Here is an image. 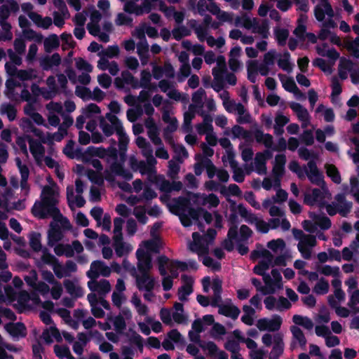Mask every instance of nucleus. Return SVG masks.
I'll return each instance as SVG.
<instances>
[{
  "label": "nucleus",
  "mask_w": 359,
  "mask_h": 359,
  "mask_svg": "<svg viewBox=\"0 0 359 359\" xmlns=\"http://www.w3.org/2000/svg\"><path fill=\"white\" fill-rule=\"evenodd\" d=\"M5 328L13 337L24 338L27 336V328L23 323H9Z\"/></svg>",
  "instance_id": "obj_14"
},
{
  "label": "nucleus",
  "mask_w": 359,
  "mask_h": 359,
  "mask_svg": "<svg viewBox=\"0 0 359 359\" xmlns=\"http://www.w3.org/2000/svg\"><path fill=\"white\" fill-rule=\"evenodd\" d=\"M6 72L11 74H16L18 78L22 81L32 80L36 77V69H6Z\"/></svg>",
  "instance_id": "obj_17"
},
{
  "label": "nucleus",
  "mask_w": 359,
  "mask_h": 359,
  "mask_svg": "<svg viewBox=\"0 0 359 359\" xmlns=\"http://www.w3.org/2000/svg\"><path fill=\"white\" fill-rule=\"evenodd\" d=\"M218 312L219 314L226 317L231 318L233 320H236L241 313V311L234 305L221 304Z\"/></svg>",
  "instance_id": "obj_19"
},
{
  "label": "nucleus",
  "mask_w": 359,
  "mask_h": 359,
  "mask_svg": "<svg viewBox=\"0 0 359 359\" xmlns=\"http://www.w3.org/2000/svg\"><path fill=\"white\" fill-rule=\"evenodd\" d=\"M102 17L99 11L94 8L90 11V21L87 24V29L90 34L97 36L101 41L107 43L109 41V36L100 31V22Z\"/></svg>",
  "instance_id": "obj_4"
},
{
  "label": "nucleus",
  "mask_w": 359,
  "mask_h": 359,
  "mask_svg": "<svg viewBox=\"0 0 359 359\" xmlns=\"http://www.w3.org/2000/svg\"><path fill=\"white\" fill-rule=\"evenodd\" d=\"M42 41L43 43L44 50L47 53H50L60 46L59 38L55 34L49 35L43 39Z\"/></svg>",
  "instance_id": "obj_25"
},
{
  "label": "nucleus",
  "mask_w": 359,
  "mask_h": 359,
  "mask_svg": "<svg viewBox=\"0 0 359 359\" xmlns=\"http://www.w3.org/2000/svg\"><path fill=\"white\" fill-rule=\"evenodd\" d=\"M324 193L318 188H313L311 193L304 194V203L309 206H313L318 203L320 208H324L326 202Z\"/></svg>",
  "instance_id": "obj_10"
},
{
  "label": "nucleus",
  "mask_w": 359,
  "mask_h": 359,
  "mask_svg": "<svg viewBox=\"0 0 359 359\" xmlns=\"http://www.w3.org/2000/svg\"><path fill=\"white\" fill-rule=\"evenodd\" d=\"M241 48L235 47L229 53V64L230 67H238L240 65L239 57L241 56Z\"/></svg>",
  "instance_id": "obj_40"
},
{
  "label": "nucleus",
  "mask_w": 359,
  "mask_h": 359,
  "mask_svg": "<svg viewBox=\"0 0 359 359\" xmlns=\"http://www.w3.org/2000/svg\"><path fill=\"white\" fill-rule=\"evenodd\" d=\"M195 109L196 105L191 104L189 106V111L184 114V130L187 133L190 132L192 130L191 121L195 117Z\"/></svg>",
  "instance_id": "obj_27"
},
{
  "label": "nucleus",
  "mask_w": 359,
  "mask_h": 359,
  "mask_svg": "<svg viewBox=\"0 0 359 359\" xmlns=\"http://www.w3.org/2000/svg\"><path fill=\"white\" fill-rule=\"evenodd\" d=\"M276 39L280 46H285L289 36V31L287 29L277 27L274 30Z\"/></svg>",
  "instance_id": "obj_41"
},
{
  "label": "nucleus",
  "mask_w": 359,
  "mask_h": 359,
  "mask_svg": "<svg viewBox=\"0 0 359 359\" xmlns=\"http://www.w3.org/2000/svg\"><path fill=\"white\" fill-rule=\"evenodd\" d=\"M309 215L310 218L316 222V224L318 225L320 229L327 230L331 227V220L327 216L317 215L313 212H309Z\"/></svg>",
  "instance_id": "obj_21"
},
{
  "label": "nucleus",
  "mask_w": 359,
  "mask_h": 359,
  "mask_svg": "<svg viewBox=\"0 0 359 359\" xmlns=\"http://www.w3.org/2000/svg\"><path fill=\"white\" fill-rule=\"evenodd\" d=\"M326 173L331 178L333 182L340 184L341 181L340 173L337 167L333 164H329L325 166Z\"/></svg>",
  "instance_id": "obj_37"
},
{
  "label": "nucleus",
  "mask_w": 359,
  "mask_h": 359,
  "mask_svg": "<svg viewBox=\"0 0 359 359\" xmlns=\"http://www.w3.org/2000/svg\"><path fill=\"white\" fill-rule=\"evenodd\" d=\"M114 175L121 176L127 181H130L133 179V174L127 169L124 168L122 163H118L115 161L110 165V172L108 170L104 171V177L109 182H114Z\"/></svg>",
  "instance_id": "obj_5"
},
{
  "label": "nucleus",
  "mask_w": 359,
  "mask_h": 359,
  "mask_svg": "<svg viewBox=\"0 0 359 359\" xmlns=\"http://www.w3.org/2000/svg\"><path fill=\"white\" fill-rule=\"evenodd\" d=\"M134 215L137 219L138 222L142 224H145L148 221V217L146 215V210L142 206L136 207L133 212Z\"/></svg>",
  "instance_id": "obj_57"
},
{
  "label": "nucleus",
  "mask_w": 359,
  "mask_h": 359,
  "mask_svg": "<svg viewBox=\"0 0 359 359\" xmlns=\"http://www.w3.org/2000/svg\"><path fill=\"white\" fill-rule=\"evenodd\" d=\"M187 195L188 197L184 196H179L173 199L175 204L173 208L177 209V210H185L187 208L188 209V215L189 217L194 220H198L199 217L201 216L204 208H194L190 207L191 205V198L190 196H193L194 198H198V194H194L191 191H187Z\"/></svg>",
  "instance_id": "obj_2"
},
{
  "label": "nucleus",
  "mask_w": 359,
  "mask_h": 359,
  "mask_svg": "<svg viewBox=\"0 0 359 359\" xmlns=\"http://www.w3.org/2000/svg\"><path fill=\"white\" fill-rule=\"evenodd\" d=\"M290 331L294 338L298 341L300 346L304 347L306 344V339L302 330L299 327L292 325L290 327Z\"/></svg>",
  "instance_id": "obj_42"
},
{
  "label": "nucleus",
  "mask_w": 359,
  "mask_h": 359,
  "mask_svg": "<svg viewBox=\"0 0 359 359\" xmlns=\"http://www.w3.org/2000/svg\"><path fill=\"white\" fill-rule=\"evenodd\" d=\"M337 27V23L331 18H328L326 21L323 22L320 29L318 34V37L321 41H325L330 39L333 32L330 29H334Z\"/></svg>",
  "instance_id": "obj_16"
},
{
  "label": "nucleus",
  "mask_w": 359,
  "mask_h": 359,
  "mask_svg": "<svg viewBox=\"0 0 359 359\" xmlns=\"http://www.w3.org/2000/svg\"><path fill=\"white\" fill-rule=\"evenodd\" d=\"M314 15L317 20L323 22L325 19V15H327L329 18L332 19L334 13L328 1H323L320 2V4H318L315 7Z\"/></svg>",
  "instance_id": "obj_13"
},
{
  "label": "nucleus",
  "mask_w": 359,
  "mask_h": 359,
  "mask_svg": "<svg viewBox=\"0 0 359 359\" xmlns=\"http://www.w3.org/2000/svg\"><path fill=\"white\" fill-rule=\"evenodd\" d=\"M7 54L10 60L11 64L15 66H20L22 63V54L14 51L13 49H8Z\"/></svg>",
  "instance_id": "obj_52"
},
{
  "label": "nucleus",
  "mask_w": 359,
  "mask_h": 359,
  "mask_svg": "<svg viewBox=\"0 0 359 359\" xmlns=\"http://www.w3.org/2000/svg\"><path fill=\"white\" fill-rule=\"evenodd\" d=\"M227 70L228 69H212L214 81L212 88L215 91L219 92L224 88Z\"/></svg>",
  "instance_id": "obj_15"
},
{
  "label": "nucleus",
  "mask_w": 359,
  "mask_h": 359,
  "mask_svg": "<svg viewBox=\"0 0 359 359\" xmlns=\"http://www.w3.org/2000/svg\"><path fill=\"white\" fill-rule=\"evenodd\" d=\"M87 176L89 180L93 183L98 186H102L104 184V177L100 172L93 170H88Z\"/></svg>",
  "instance_id": "obj_49"
},
{
  "label": "nucleus",
  "mask_w": 359,
  "mask_h": 359,
  "mask_svg": "<svg viewBox=\"0 0 359 359\" xmlns=\"http://www.w3.org/2000/svg\"><path fill=\"white\" fill-rule=\"evenodd\" d=\"M42 262L48 265L54 266L59 260L52 254H50L47 248L43 250V255L41 256Z\"/></svg>",
  "instance_id": "obj_55"
},
{
  "label": "nucleus",
  "mask_w": 359,
  "mask_h": 359,
  "mask_svg": "<svg viewBox=\"0 0 359 359\" xmlns=\"http://www.w3.org/2000/svg\"><path fill=\"white\" fill-rule=\"evenodd\" d=\"M151 74L146 69L141 72V78L140 82V88L142 87L144 89H155L156 87L151 84Z\"/></svg>",
  "instance_id": "obj_33"
},
{
  "label": "nucleus",
  "mask_w": 359,
  "mask_h": 359,
  "mask_svg": "<svg viewBox=\"0 0 359 359\" xmlns=\"http://www.w3.org/2000/svg\"><path fill=\"white\" fill-rule=\"evenodd\" d=\"M94 156L99 157L100 158L106 157L105 148L103 147H96L94 146L87 147L83 154V161L86 162L90 161V158Z\"/></svg>",
  "instance_id": "obj_18"
},
{
  "label": "nucleus",
  "mask_w": 359,
  "mask_h": 359,
  "mask_svg": "<svg viewBox=\"0 0 359 359\" xmlns=\"http://www.w3.org/2000/svg\"><path fill=\"white\" fill-rule=\"evenodd\" d=\"M55 191L49 186H45L42 190L41 201H35L32 208V214L39 219L47 218L48 215L54 218L61 217V224L65 229L70 230L72 226L67 217H62L57 204V200L55 198Z\"/></svg>",
  "instance_id": "obj_1"
},
{
  "label": "nucleus",
  "mask_w": 359,
  "mask_h": 359,
  "mask_svg": "<svg viewBox=\"0 0 359 359\" xmlns=\"http://www.w3.org/2000/svg\"><path fill=\"white\" fill-rule=\"evenodd\" d=\"M262 152H257L255 156V163L257 168V172L259 175L266 173V161L262 158Z\"/></svg>",
  "instance_id": "obj_39"
},
{
  "label": "nucleus",
  "mask_w": 359,
  "mask_h": 359,
  "mask_svg": "<svg viewBox=\"0 0 359 359\" xmlns=\"http://www.w3.org/2000/svg\"><path fill=\"white\" fill-rule=\"evenodd\" d=\"M268 331L269 332H276L280 330L283 320L282 318L278 315H273L271 320L268 319Z\"/></svg>",
  "instance_id": "obj_45"
},
{
  "label": "nucleus",
  "mask_w": 359,
  "mask_h": 359,
  "mask_svg": "<svg viewBox=\"0 0 359 359\" xmlns=\"http://www.w3.org/2000/svg\"><path fill=\"white\" fill-rule=\"evenodd\" d=\"M192 238L194 241V245L196 246L197 249H194L193 247H191V250L196 252L197 250H200L203 253L207 254L208 252V248L201 244V241L202 237L200 233L198 232H194L192 233Z\"/></svg>",
  "instance_id": "obj_47"
},
{
  "label": "nucleus",
  "mask_w": 359,
  "mask_h": 359,
  "mask_svg": "<svg viewBox=\"0 0 359 359\" xmlns=\"http://www.w3.org/2000/svg\"><path fill=\"white\" fill-rule=\"evenodd\" d=\"M267 247L273 252H276L278 250H283L285 247V243L282 238L271 240L268 242Z\"/></svg>",
  "instance_id": "obj_62"
},
{
  "label": "nucleus",
  "mask_w": 359,
  "mask_h": 359,
  "mask_svg": "<svg viewBox=\"0 0 359 359\" xmlns=\"http://www.w3.org/2000/svg\"><path fill=\"white\" fill-rule=\"evenodd\" d=\"M181 278L185 284L178 289L177 294L179 299L181 302H184L187 300V297L193 292L194 280L186 274H182Z\"/></svg>",
  "instance_id": "obj_12"
},
{
  "label": "nucleus",
  "mask_w": 359,
  "mask_h": 359,
  "mask_svg": "<svg viewBox=\"0 0 359 359\" xmlns=\"http://www.w3.org/2000/svg\"><path fill=\"white\" fill-rule=\"evenodd\" d=\"M67 292L74 299L83 297V292L81 287L76 285L72 280L66 279L63 282Z\"/></svg>",
  "instance_id": "obj_20"
},
{
  "label": "nucleus",
  "mask_w": 359,
  "mask_h": 359,
  "mask_svg": "<svg viewBox=\"0 0 359 359\" xmlns=\"http://www.w3.org/2000/svg\"><path fill=\"white\" fill-rule=\"evenodd\" d=\"M205 158H207V157L202 156L200 154L196 156V159L199 161L194 166V173L196 176H200L205 168Z\"/></svg>",
  "instance_id": "obj_60"
},
{
  "label": "nucleus",
  "mask_w": 359,
  "mask_h": 359,
  "mask_svg": "<svg viewBox=\"0 0 359 359\" xmlns=\"http://www.w3.org/2000/svg\"><path fill=\"white\" fill-rule=\"evenodd\" d=\"M22 11L26 13L29 19L36 26L43 29H49L52 25V18L49 16L43 17L41 15L34 11V6L31 3H24L21 5Z\"/></svg>",
  "instance_id": "obj_3"
},
{
  "label": "nucleus",
  "mask_w": 359,
  "mask_h": 359,
  "mask_svg": "<svg viewBox=\"0 0 359 359\" xmlns=\"http://www.w3.org/2000/svg\"><path fill=\"white\" fill-rule=\"evenodd\" d=\"M243 20L242 25L247 29H253L254 26L257 25V18H251L248 16L246 14H243L242 18L237 17L235 20L236 25H238L241 22V20Z\"/></svg>",
  "instance_id": "obj_36"
},
{
  "label": "nucleus",
  "mask_w": 359,
  "mask_h": 359,
  "mask_svg": "<svg viewBox=\"0 0 359 359\" xmlns=\"http://www.w3.org/2000/svg\"><path fill=\"white\" fill-rule=\"evenodd\" d=\"M121 77L123 78L125 83L130 85L133 89L140 88V82L138 79L133 76V75L128 71V69L122 72Z\"/></svg>",
  "instance_id": "obj_34"
},
{
  "label": "nucleus",
  "mask_w": 359,
  "mask_h": 359,
  "mask_svg": "<svg viewBox=\"0 0 359 359\" xmlns=\"http://www.w3.org/2000/svg\"><path fill=\"white\" fill-rule=\"evenodd\" d=\"M211 13L217 17V18L222 22H231L233 20L232 15L228 12L222 11L219 6L216 4L214 9H212Z\"/></svg>",
  "instance_id": "obj_35"
},
{
  "label": "nucleus",
  "mask_w": 359,
  "mask_h": 359,
  "mask_svg": "<svg viewBox=\"0 0 359 359\" xmlns=\"http://www.w3.org/2000/svg\"><path fill=\"white\" fill-rule=\"evenodd\" d=\"M314 292L318 294H325L329 291V283L324 278H321L313 288Z\"/></svg>",
  "instance_id": "obj_48"
},
{
  "label": "nucleus",
  "mask_w": 359,
  "mask_h": 359,
  "mask_svg": "<svg viewBox=\"0 0 359 359\" xmlns=\"http://www.w3.org/2000/svg\"><path fill=\"white\" fill-rule=\"evenodd\" d=\"M290 108L296 113L298 119L306 123L309 122V114L308 110L298 102H292Z\"/></svg>",
  "instance_id": "obj_23"
},
{
  "label": "nucleus",
  "mask_w": 359,
  "mask_h": 359,
  "mask_svg": "<svg viewBox=\"0 0 359 359\" xmlns=\"http://www.w3.org/2000/svg\"><path fill=\"white\" fill-rule=\"evenodd\" d=\"M132 22V18L123 13H118L115 19V23L118 26L131 25Z\"/></svg>",
  "instance_id": "obj_64"
},
{
  "label": "nucleus",
  "mask_w": 359,
  "mask_h": 359,
  "mask_svg": "<svg viewBox=\"0 0 359 359\" xmlns=\"http://www.w3.org/2000/svg\"><path fill=\"white\" fill-rule=\"evenodd\" d=\"M216 4L215 1L198 0L196 5V13L204 15L206 11H209L211 13L212 9H214Z\"/></svg>",
  "instance_id": "obj_31"
},
{
  "label": "nucleus",
  "mask_w": 359,
  "mask_h": 359,
  "mask_svg": "<svg viewBox=\"0 0 359 359\" xmlns=\"http://www.w3.org/2000/svg\"><path fill=\"white\" fill-rule=\"evenodd\" d=\"M134 0L127 1L123 6V11L129 14L142 15L144 13H149L154 8V4L150 0H144L140 5Z\"/></svg>",
  "instance_id": "obj_6"
},
{
  "label": "nucleus",
  "mask_w": 359,
  "mask_h": 359,
  "mask_svg": "<svg viewBox=\"0 0 359 359\" xmlns=\"http://www.w3.org/2000/svg\"><path fill=\"white\" fill-rule=\"evenodd\" d=\"M141 275H138L135 269H133L132 276L135 278L136 286L139 290H144L147 292H151L155 286V279L150 276L149 273L140 272Z\"/></svg>",
  "instance_id": "obj_7"
},
{
  "label": "nucleus",
  "mask_w": 359,
  "mask_h": 359,
  "mask_svg": "<svg viewBox=\"0 0 359 359\" xmlns=\"http://www.w3.org/2000/svg\"><path fill=\"white\" fill-rule=\"evenodd\" d=\"M284 350V344L280 336L274 337V345L270 352L269 359H278L283 354Z\"/></svg>",
  "instance_id": "obj_24"
},
{
  "label": "nucleus",
  "mask_w": 359,
  "mask_h": 359,
  "mask_svg": "<svg viewBox=\"0 0 359 359\" xmlns=\"http://www.w3.org/2000/svg\"><path fill=\"white\" fill-rule=\"evenodd\" d=\"M320 273L325 276H332L334 277L338 276L340 273L339 268L338 266L332 267L330 265H324L320 269H318Z\"/></svg>",
  "instance_id": "obj_58"
},
{
  "label": "nucleus",
  "mask_w": 359,
  "mask_h": 359,
  "mask_svg": "<svg viewBox=\"0 0 359 359\" xmlns=\"http://www.w3.org/2000/svg\"><path fill=\"white\" fill-rule=\"evenodd\" d=\"M23 34L26 39L29 40H34L37 43H41L43 39V36L35 32L33 29H26L23 31Z\"/></svg>",
  "instance_id": "obj_61"
},
{
  "label": "nucleus",
  "mask_w": 359,
  "mask_h": 359,
  "mask_svg": "<svg viewBox=\"0 0 359 359\" xmlns=\"http://www.w3.org/2000/svg\"><path fill=\"white\" fill-rule=\"evenodd\" d=\"M155 184L159 186V190L162 192L169 194L172 192L171 185L172 182L166 180L163 175H155L154 180L153 181Z\"/></svg>",
  "instance_id": "obj_30"
},
{
  "label": "nucleus",
  "mask_w": 359,
  "mask_h": 359,
  "mask_svg": "<svg viewBox=\"0 0 359 359\" xmlns=\"http://www.w3.org/2000/svg\"><path fill=\"white\" fill-rule=\"evenodd\" d=\"M309 170L305 168V172L309 181L317 186H320L321 184H325L323 175L319 171L316 163L314 161H310L307 163Z\"/></svg>",
  "instance_id": "obj_11"
},
{
  "label": "nucleus",
  "mask_w": 359,
  "mask_h": 359,
  "mask_svg": "<svg viewBox=\"0 0 359 359\" xmlns=\"http://www.w3.org/2000/svg\"><path fill=\"white\" fill-rule=\"evenodd\" d=\"M331 81H332L331 97H332V100L333 101L334 97L335 96H338L341 93L342 88H341V85L337 76H332L331 79Z\"/></svg>",
  "instance_id": "obj_51"
},
{
  "label": "nucleus",
  "mask_w": 359,
  "mask_h": 359,
  "mask_svg": "<svg viewBox=\"0 0 359 359\" xmlns=\"http://www.w3.org/2000/svg\"><path fill=\"white\" fill-rule=\"evenodd\" d=\"M252 32L259 34L262 38L266 39L269 34V25L267 20H257V25L254 26Z\"/></svg>",
  "instance_id": "obj_26"
},
{
  "label": "nucleus",
  "mask_w": 359,
  "mask_h": 359,
  "mask_svg": "<svg viewBox=\"0 0 359 359\" xmlns=\"http://www.w3.org/2000/svg\"><path fill=\"white\" fill-rule=\"evenodd\" d=\"M62 237L63 234L60 226L57 224L51 226L48 233V245L53 247L56 243L60 241Z\"/></svg>",
  "instance_id": "obj_22"
},
{
  "label": "nucleus",
  "mask_w": 359,
  "mask_h": 359,
  "mask_svg": "<svg viewBox=\"0 0 359 359\" xmlns=\"http://www.w3.org/2000/svg\"><path fill=\"white\" fill-rule=\"evenodd\" d=\"M317 243L316 238L313 235L308 234L304 236L303 239H301V241L299 242L297 246L302 247L305 246L307 248H313L316 246Z\"/></svg>",
  "instance_id": "obj_56"
},
{
  "label": "nucleus",
  "mask_w": 359,
  "mask_h": 359,
  "mask_svg": "<svg viewBox=\"0 0 359 359\" xmlns=\"http://www.w3.org/2000/svg\"><path fill=\"white\" fill-rule=\"evenodd\" d=\"M29 245L34 252H39L42 249L41 243V234L38 232L33 231L29 237Z\"/></svg>",
  "instance_id": "obj_38"
},
{
  "label": "nucleus",
  "mask_w": 359,
  "mask_h": 359,
  "mask_svg": "<svg viewBox=\"0 0 359 359\" xmlns=\"http://www.w3.org/2000/svg\"><path fill=\"white\" fill-rule=\"evenodd\" d=\"M101 113V109L98 105L95 103H90L82 109V114L86 118H90L93 114H99Z\"/></svg>",
  "instance_id": "obj_44"
},
{
  "label": "nucleus",
  "mask_w": 359,
  "mask_h": 359,
  "mask_svg": "<svg viewBox=\"0 0 359 359\" xmlns=\"http://www.w3.org/2000/svg\"><path fill=\"white\" fill-rule=\"evenodd\" d=\"M148 51H149V46L146 42L140 43L137 44V52H138V54L142 57V65H147Z\"/></svg>",
  "instance_id": "obj_59"
},
{
  "label": "nucleus",
  "mask_w": 359,
  "mask_h": 359,
  "mask_svg": "<svg viewBox=\"0 0 359 359\" xmlns=\"http://www.w3.org/2000/svg\"><path fill=\"white\" fill-rule=\"evenodd\" d=\"M69 16L68 9H66V11H65V9L60 10V11H54L52 18L53 23L57 27H62L65 23V18H67Z\"/></svg>",
  "instance_id": "obj_29"
},
{
  "label": "nucleus",
  "mask_w": 359,
  "mask_h": 359,
  "mask_svg": "<svg viewBox=\"0 0 359 359\" xmlns=\"http://www.w3.org/2000/svg\"><path fill=\"white\" fill-rule=\"evenodd\" d=\"M29 142L30 144V151L34 156H36V154L43 156L44 154L45 148L39 142L34 141L33 139L29 138Z\"/></svg>",
  "instance_id": "obj_46"
},
{
  "label": "nucleus",
  "mask_w": 359,
  "mask_h": 359,
  "mask_svg": "<svg viewBox=\"0 0 359 359\" xmlns=\"http://www.w3.org/2000/svg\"><path fill=\"white\" fill-rule=\"evenodd\" d=\"M114 326L118 334H123L126 328V323L124 317L122 315H118L114 320Z\"/></svg>",
  "instance_id": "obj_54"
},
{
  "label": "nucleus",
  "mask_w": 359,
  "mask_h": 359,
  "mask_svg": "<svg viewBox=\"0 0 359 359\" xmlns=\"http://www.w3.org/2000/svg\"><path fill=\"white\" fill-rule=\"evenodd\" d=\"M169 258L164 255H160L157 258L159 273L164 277L162 280V286L164 291L170 290L173 285L172 278L169 276H167L166 265L169 263Z\"/></svg>",
  "instance_id": "obj_9"
},
{
  "label": "nucleus",
  "mask_w": 359,
  "mask_h": 359,
  "mask_svg": "<svg viewBox=\"0 0 359 359\" xmlns=\"http://www.w3.org/2000/svg\"><path fill=\"white\" fill-rule=\"evenodd\" d=\"M111 272V268L106 265L103 261L95 260L91 263L90 269L86 272V276L90 279H97L100 275L109 277Z\"/></svg>",
  "instance_id": "obj_8"
},
{
  "label": "nucleus",
  "mask_w": 359,
  "mask_h": 359,
  "mask_svg": "<svg viewBox=\"0 0 359 359\" xmlns=\"http://www.w3.org/2000/svg\"><path fill=\"white\" fill-rule=\"evenodd\" d=\"M220 193L224 196L232 195L239 196L241 194V191L237 184H231L228 188L224 186H222Z\"/></svg>",
  "instance_id": "obj_43"
},
{
  "label": "nucleus",
  "mask_w": 359,
  "mask_h": 359,
  "mask_svg": "<svg viewBox=\"0 0 359 359\" xmlns=\"http://www.w3.org/2000/svg\"><path fill=\"white\" fill-rule=\"evenodd\" d=\"M137 269L139 272L149 273L152 269V258L151 255H147L143 259H137Z\"/></svg>",
  "instance_id": "obj_32"
},
{
  "label": "nucleus",
  "mask_w": 359,
  "mask_h": 359,
  "mask_svg": "<svg viewBox=\"0 0 359 359\" xmlns=\"http://www.w3.org/2000/svg\"><path fill=\"white\" fill-rule=\"evenodd\" d=\"M285 173V167H279L277 165H274L272 169V174L273 175L274 180V187H279L280 186V179L283 176Z\"/></svg>",
  "instance_id": "obj_50"
},
{
  "label": "nucleus",
  "mask_w": 359,
  "mask_h": 359,
  "mask_svg": "<svg viewBox=\"0 0 359 359\" xmlns=\"http://www.w3.org/2000/svg\"><path fill=\"white\" fill-rule=\"evenodd\" d=\"M205 168L206 170L207 175L208 178L212 179L217 173L218 170L213 164L212 161L208 158H205Z\"/></svg>",
  "instance_id": "obj_63"
},
{
  "label": "nucleus",
  "mask_w": 359,
  "mask_h": 359,
  "mask_svg": "<svg viewBox=\"0 0 359 359\" xmlns=\"http://www.w3.org/2000/svg\"><path fill=\"white\" fill-rule=\"evenodd\" d=\"M0 114H6L9 121H13L16 118L17 109L15 106L11 103H3L0 106Z\"/></svg>",
  "instance_id": "obj_28"
},
{
  "label": "nucleus",
  "mask_w": 359,
  "mask_h": 359,
  "mask_svg": "<svg viewBox=\"0 0 359 359\" xmlns=\"http://www.w3.org/2000/svg\"><path fill=\"white\" fill-rule=\"evenodd\" d=\"M75 94L77 97L81 98L83 101L89 100L91 97V90L90 88L85 86H76Z\"/></svg>",
  "instance_id": "obj_53"
}]
</instances>
